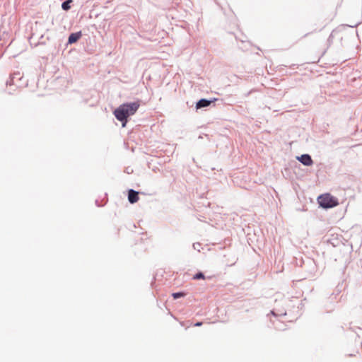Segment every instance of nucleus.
I'll use <instances>...</instances> for the list:
<instances>
[{
    "label": "nucleus",
    "mask_w": 362,
    "mask_h": 362,
    "mask_svg": "<svg viewBox=\"0 0 362 362\" xmlns=\"http://www.w3.org/2000/svg\"><path fill=\"white\" fill-rule=\"evenodd\" d=\"M204 278H205L204 275L202 272L197 273L193 277L194 279H204Z\"/></svg>",
    "instance_id": "obj_9"
},
{
    "label": "nucleus",
    "mask_w": 362,
    "mask_h": 362,
    "mask_svg": "<svg viewBox=\"0 0 362 362\" xmlns=\"http://www.w3.org/2000/svg\"><path fill=\"white\" fill-rule=\"evenodd\" d=\"M211 101L206 100V99H201L199 100L196 104V108L200 109L202 107H205L209 106L211 104Z\"/></svg>",
    "instance_id": "obj_6"
},
{
    "label": "nucleus",
    "mask_w": 362,
    "mask_h": 362,
    "mask_svg": "<svg viewBox=\"0 0 362 362\" xmlns=\"http://www.w3.org/2000/svg\"><path fill=\"white\" fill-rule=\"evenodd\" d=\"M298 160L306 166H310L313 163L311 157L308 154H304L298 157Z\"/></svg>",
    "instance_id": "obj_4"
},
{
    "label": "nucleus",
    "mask_w": 362,
    "mask_h": 362,
    "mask_svg": "<svg viewBox=\"0 0 362 362\" xmlns=\"http://www.w3.org/2000/svg\"><path fill=\"white\" fill-rule=\"evenodd\" d=\"M81 37V32L71 33L69 37L68 42L70 44L74 43V42H77L80 39Z\"/></svg>",
    "instance_id": "obj_5"
},
{
    "label": "nucleus",
    "mask_w": 362,
    "mask_h": 362,
    "mask_svg": "<svg viewBox=\"0 0 362 362\" xmlns=\"http://www.w3.org/2000/svg\"><path fill=\"white\" fill-rule=\"evenodd\" d=\"M185 294L184 293H182V292L173 293L172 294V296H173L174 299H177L178 298L183 297V296H185Z\"/></svg>",
    "instance_id": "obj_8"
},
{
    "label": "nucleus",
    "mask_w": 362,
    "mask_h": 362,
    "mask_svg": "<svg viewBox=\"0 0 362 362\" xmlns=\"http://www.w3.org/2000/svg\"><path fill=\"white\" fill-rule=\"evenodd\" d=\"M139 199V192L134 189H129L128 191V200L131 204L137 202Z\"/></svg>",
    "instance_id": "obj_3"
},
{
    "label": "nucleus",
    "mask_w": 362,
    "mask_h": 362,
    "mask_svg": "<svg viewBox=\"0 0 362 362\" xmlns=\"http://www.w3.org/2000/svg\"><path fill=\"white\" fill-rule=\"evenodd\" d=\"M139 103L137 102L125 103L119 105L115 111L114 115L122 123L124 127L127 122L128 117L133 115L139 109Z\"/></svg>",
    "instance_id": "obj_1"
},
{
    "label": "nucleus",
    "mask_w": 362,
    "mask_h": 362,
    "mask_svg": "<svg viewBox=\"0 0 362 362\" xmlns=\"http://www.w3.org/2000/svg\"><path fill=\"white\" fill-rule=\"evenodd\" d=\"M317 202L323 209L333 208L339 205L338 199L329 193H325L317 197Z\"/></svg>",
    "instance_id": "obj_2"
},
{
    "label": "nucleus",
    "mask_w": 362,
    "mask_h": 362,
    "mask_svg": "<svg viewBox=\"0 0 362 362\" xmlns=\"http://www.w3.org/2000/svg\"><path fill=\"white\" fill-rule=\"evenodd\" d=\"M72 1L71 0H68V1H64L62 5V7L64 10L65 11H67L70 8V3Z\"/></svg>",
    "instance_id": "obj_7"
},
{
    "label": "nucleus",
    "mask_w": 362,
    "mask_h": 362,
    "mask_svg": "<svg viewBox=\"0 0 362 362\" xmlns=\"http://www.w3.org/2000/svg\"><path fill=\"white\" fill-rule=\"evenodd\" d=\"M201 325H202V322H198L194 324V326H196V327H199Z\"/></svg>",
    "instance_id": "obj_10"
}]
</instances>
